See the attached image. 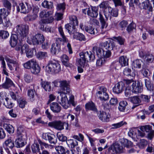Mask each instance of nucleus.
<instances>
[{"label": "nucleus", "mask_w": 154, "mask_h": 154, "mask_svg": "<svg viewBox=\"0 0 154 154\" xmlns=\"http://www.w3.org/2000/svg\"><path fill=\"white\" fill-rule=\"evenodd\" d=\"M107 40L104 42L100 43L101 47H103L106 50L101 48L97 46H94L92 48V51L96 52L97 55L100 57L109 58L111 55V51L113 49V42L110 39L107 38Z\"/></svg>", "instance_id": "1"}, {"label": "nucleus", "mask_w": 154, "mask_h": 154, "mask_svg": "<svg viewBox=\"0 0 154 154\" xmlns=\"http://www.w3.org/2000/svg\"><path fill=\"white\" fill-rule=\"evenodd\" d=\"M79 55L80 58L78 59L76 62L80 66L84 68L88 65V62L90 60H93L95 58V56L90 51L82 52Z\"/></svg>", "instance_id": "2"}, {"label": "nucleus", "mask_w": 154, "mask_h": 154, "mask_svg": "<svg viewBox=\"0 0 154 154\" xmlns=\"http://www.w3.org/2000/svg\"><path fill=\"white\" fill-rule=\"evenodd\" d=\"M60 96L57 97V101L65 109H67L70 106V103L74 101V96L71 95L69 97V100L68 99L65 92L61 91L59 93Z\"/></svg>", "instance_id": "3"}, {"label": "nucleus", "mask_w": 154, "mask_h": 154, "mask_svg": "<svg viewBox=\"0 0 154 154\" xmlns=\"http://www.w3.org/2000/svg\"><path fill=\"white\" fill-rule=\"evenodd\" d=\"M14 31L19 36V40L22 41L28 34L29 26L26 25H18L14 29Z\"/></svg>", "instance_id": "4"}, {"label": "nucleus", "mask_w": 154, "mask_h": 154, "mask_svg": "<svg viewBox=\"0 0 154 154\" xmlns=\"http://www.w3.org/2000/svg\"><path fill=\"white\" fill-rule=\"evenodd\" d=\"M124 81L127 85H131L132 87V92L137 94L141 93L143 91L142 85L139 81L136 82L133 79H125Z\"/></svg>", "instance_id": "5"}, {"label": "nucleus", "mask_w": 154, "mask_h": 154, "mask_svg": "<svg viewBox=\"0 0 154 154\" xmlns=\"http://www.w3.org/2000/svg\"><path fill=\"white\" fill-rule=\"evenodd\" d=\"M60 65L54 60H50L46 66L45 71L48 73H57L60 71Z\"/></svg>", "instance_id": "6"}, {"label": "nucleus", "mask_w": 154, "mask_h": 154, "mask_svg": "<svg viewBox=\"0 0 154 154\" xmlns=\"http://www.w3.org/2000/svg\"><path fill=\"white\" fill-rule=\"evenodd\" d=\"M45 40V38L42 34H38L32 37H28L27 42L30 44L37 45L42 43Z\"/></svg>", "instance_id": "7"}, {"label": "nucleus", "mask_w": 154, "mask_h": 154, "mask_svg": "<svg viewBox=\"0 0 154 154\" xmlns=\"http://www.w3.org/2000/svg\"><path fill=\"white\" fill-rule=\"evenodd\" d=\"M108 150L113 154L120 153L124 151L123 144H119L118 143H113L108 149Z\"/></svg>", "instance_id": "8"}, {"label": "nucleus", "mask_w": 154, "mask_h": 154, "mask_svg": "<svg viewBox=\"0 0 154 154\" xmlns=\"http://www.w3.org/2000/svg\"><path fill=\"white\" fill-rule=\"evenodd\" d=\"M98 91L96 94L99 98L102 101H105L107 100L109 98V95L106 92L107 89L103 86L99 87Z\"/></svg>", "instance_id": "9"}, {"label": "nucleus", "mask_w": 154, "mask_h": 154, "mask_svg": "<svg viewBox=\"0 0 154 154\" xmlns=\"http://www.w3.org/2000/svg\"><path fill=\"white\" fill-rule=\"evenodd\" d=\"M62 39L60 38H58L56 40V42L52 44L51 48V53L53 54H55L60 50V44Z\"/></svg>", "instance_id": "10"}, {"label": "nucleus", "mask_w": 154, "mask_h": 154, "mask_svg": "<svg viewBox=\"0 0 154 154\" xmlns=\"http://www.w3.org/2000/svg\"><path fill=\"white\" fill-rule=\"evenodd\" d=\"M26 6H27V10H32V8L31 5L27 2H25V4H24L23 3H20L19 5H18L16 2H15L12 5L13 9L14 10L15 7H16V10H20V7L21 8V10H23L24 9L26 10Z\"/></svg>", "instance_id": "11"}, {"label": "nucleus", "mask_w": 154, "mask_h": 154, "mask_svg": "<svg viewBox=\"0 0 154 154\" xmlns=\"http://www.w3.org/2000/svg\"><path fill=\"white\" fill-rule=\"evenodd\" d=\"M60 87L61 90L66 93H69L70 92L69 82L66 80L60 81Z\"/></svg>", "instance_id": "12"}, {"label": "nucleus", "mask_w": 154, "mask_h": 154, "mask_svg": "<svg viewBox=\"0 0 154 154\" xmlns=\"http://www.w3.org/2000/svg\"><path fill=\"white\" fill-rule=\"evenodd\" d=\"M42 137L45 140H48L50 143L55 144L57 143V139L53 134H51L47 133H43Z\"/></svg>", "instance_id": "13"}, {"label": "nucleus", "mask_w": 154, "mask_h": 154, "mask_svg": "<svg viewBox=\"0 0 154 154\" xmlns=\"http://www.w3.org/2000/svg\"><path fill=\"white\" fill-rule=\"evenodd\" d=\"M138 7L141 9L152 10V4L149 0H146L144 2L138 4Z\"/></svg>", "instance_id": "14"}, {"label": "nucleus", "mask_w": 154, "mask_h": 154, "mask_svg": "<svg viewBox=\"0 0 154 154\" xmlns=\"http://www.w3.org/2000/svg\"><path fill=\"white\" fill-rule=\"evenodd\" d=\"M120 82L117 83L113 88V92L117 94H119L122 92L124 90L125 86V82Z\"/></svg>", "instance_id": "15"}, {"label": "nucleus", "mask_w": 154, "mask_h": 154, "mask_svg": "<svg viewBox=\"0 0 154 154\" xmlns=\"http://www.w3.org/2000/svg\"><path fill=\"white\" fill-rule=\"evenodd\" d=\"M48 125L59 130H61L64 128L63 124L60 121L50 122L48 123Z\"/></svg>", "instance_id": "16"}, {"label": "nucleus", "mask_w": 154, "mask_h": 154, "mask_svg": "<svg viewBox=\"0 0 154 154\" xmlns=\"http://www.w3.org/2000/svg\"><path fill=\"white\" fill-rule=\"evenodd\" d=\"M3 123V128L8 133H9L13 134L14 132V128L13 126L10 125L5 123V122H7V120L5 118H4L2 120Z\"/></svg>", "instance_id": "17"}, {"label": "nucleus", "mask_w": 154, "mask_h": 154, "mask_svg": "<svg viewBox=\"0 0 154 154\" xmlns=\"http://www.w3.org/2000/svg\"><path fill=\"white\" fill-rule=\"evenodd\" d=\"M98 115L99 119L103 122H107L109 121L110 116L108 113L100 111Z\"/></svg>", "instance_id": "18"}, {"label": "nucleus", "mask_w": 154, "mask_h": 154, "mask_svg": "<svg viewBox=\"0 0 154 154\" xmlns=\"http://www.w3.org/2000/svg\"><path fill=\"white\" fill-rule=\"evenodd\" d=\"M49 17L44 19L41 20L39 22L40 26V28L41 30L44 29V25L43 24L48 23H52L54 20V18L51 16Z\"/></svg>", "instance_id": "19"}, {"label": "nucleus", "mask_w": 154, "mask_h": 154, "mask_svg": "<svg viewBox=\"0 0 154 154\" xmlns=\"http://www.w3.org/2000/svg\"><path fill=\"white\" fill-rule=\"evenodd\" d=\"M129 1V9L130 10H135L138 7L139 0H125V2L127 3Z\"/></svg>", "instance_id": "20"}, {"label": "nucleus", "mask_w": 154, "mask_h": 154, "mask_svg": "<svg viewBox=\"0 0 154 154\" xmlns=\"http://www.w3.org/2000/svg\"><path fill=\"white\" fill-rule=\"evenodd\" d=\"M51 110L54 112L58 113L60 112L61 107L59 104L56 102H53L50 104Z\"/></svg>", "instance_id": "21"}, {"label": "nucleus", "mask_w": 154, "mask_h": 154, "mask_svg": "<svg viewBox=\"0 0 154 154\" xmlns=\"http://www.w3.org/2000/svg\"><path fill=\"white\" fill-rule=\"evenodd\" d=\"M24 139L22 137L17 136L15 141V145L17 148L22 147L25 145Z\"/></svg>", "instance_id": "22"}, {"label": "nucleus", "mask_w": 154, "mask_h": 154, "mask_svg": "<svg viewBox=\"0 0 154 154\" xmlns=\"http://www.w3.org/2000/svg\"><path fill=\"white\" fill-rule=\"evenodd\" d=\"M42 82H41V86L46 91H50L51 89L50 82H48L43 81L42 79L41 80Z\"/></svg>", "instance_id": "23"}, {"label": "nucleus", "mask_w": 154, "mask_h": 154, "mask_svg": "<svg viewBox=\"0 0 154 154\" xmlns=\"http://www.w3.org/2000/svg\"><path fill=\"white\" fill-rule=\"evenodd\" d=\"M75 26L76 25L73 24L68 23L65 25V28L68 30L69 34L74 35V33L76 32Z\"/></svg>", "instance_id": "24"}, {"label": "nucleus", "mask_w": 154, "mask_h": 154, "mask_svg": "<svg viewBox=\"0 0 154 154\" xmlns=\"http://www.w3.org/2000/svg\"><path fill=\"white\" fill-rule=\"evenodd\" d=\"M19 39V36L15 34H13L11 36L10 43L11 46L14 47L15 46L17 43V40Z\"/></svg>", "instance_id": "25"}, {"label": "nucleus", "mask_w": 154, "mask_h": 154, "mask_svg": "<svg viewBox=\"0 0 154 154\" xmlns=\"http://www.w3.org/2000/svg\"><path fill=\"white\" fill-rule=\"evenodd\" d=\"M14 85L11 80L7 77H6V80L5 83L2 85V87L5 89H8Z\"/></svg>", "instance_id": "26"}, {"label": "nucleus", "mask_w": 154, "mask_h": 154, "mask_svg": "<svg viewBox=\"0 0 154 154\" xmlns=\"http://www.w3.org/2000/svg\"><path fill=\"white\" fill-rule=\"evenodd\" d=\"M61 59L63 64L65 66L70 67L72 66V64L69 62V58L66 55H63L61 57Z\"/></svg>", "instance_id": "27"}, {"label": "nucleus", "mask_w": 154, "mask_h": 154, "mask_svg": "<svg viewBox=\"0 0 154 154\" xmlns=\"http://www.w3.org/2000/svg\"><path fill=\"white\" fill-rule=\"evenodd\" d=\"M86 109L87 110H91L94 112H97V109L94 103L92 102H88L85 105Z\"/></svg>", "instance_id": "28"}, {"label": "nucleus", "mask_w": 154, "mask_h": 154, "mask_svg": "<svg viewBox=\"0 0 154 154\" xmlns=\"http://www.w3.org/2000/svg\"><path fill=\"white\" fill-rule=\"evenodd\" d=\"M53 13L51 10H42L40 13V17L42 18H47L51 16Z\"/></svg>", "instance_id": "29"}, {"label": "nucleus", "mask_w": 154, "mask_h": 154, "mask_svg": "<svg viewBox=\"0 0 154 154\" xmlns=\"http://www.w3.org/2000/svg\"><path fill=\"white\" fill-rule=\"evenodd\" d=\"M104 12L106 17L112 16L116 17L118 14V10H104Z\"/></svg>", "instance_id": "30"}, {"label": "nucleus", "mask_w": 154, "mask_h": 154, "mask_svg": "<svg viewBox=\"0 0 154 154\" xmlns=\"http://www.w3.org/2000/svg\"><path fill=\"white\" fill-rule=\"evenodd\" d=\"M144 80L145 85L147 89L150 91H152L153 86L152 84L151 83L149 78H145Z\"/></svg>", "instance_id": "31"}, {"label": "nucleus", "mask_w": 154, "mask_h": 154, "mask_svg": "<svg viewBox=\"0 0 154 154\" xmlns=\"http://www.w3.org/2000/svg\"><path fill=\"white\" fill-rule=\"evenodd\" d=\"M129 100L132 103L134 104H139L141 102L140 95L131 97L129 98Z\"/></svg>", "instance_id": "32"}, {"label": "nucleus", "mask_w": 154, "mask_h": 154, "mask_svg": "<svg viewBox=\"0 0 154 154\" xmlns=\"http://www.w3.org/2000/svg\"><path fill=\"white\" fill-rule=\"evenodd\" d=\"M128 60L126 56H122L120 57L119 59V63L121 66H125L128 64Z\"/></svg>", "instance_id": "33"}, {"label": "nucleus", "mask_w": 154, "mask_h": 154, "mask_svg": "<svg viewBox=\"0 0 154 154\" xmlns=\"http://www.w3.org/2000/svg\"><path fill=\"white\" fill-rule=\"evenodd\" d=\"M34 65H33L31 68V72L34 74H37L40 71V67L37 64L36 60L35 62Z\"/></svg>", "instance_id": "34"}, {"label": "nucleus", "mask_w": 154, "mask_h": 154, "mask_svg": "<svg viewBox=\"0 0 154 154\" xmlns=\"http://www.w3.org/2000/svg\"><path fill=\"white\" fill-rule=\"evenodd\" d=\"M73 37L74 38L81 41L86 40L85 38L82 34L77 32L74 33Z\"/></svg>", "instance_id": "35"}, {"label": "nucleus", "mask_w": 154, "mask_h": 154, "mask_svg": "<svg viewBox=\"0 0 154 154\" xmlns=\"http://www.w3.org/2000/svg\"><path fill=\"white\" fill-rule=\"evenodd\" d=\"M100 8H102L104 10H114L113 8L109 6L108 2L107 1H103L99 5Z\"/></svg>", "instance_id": "36"}, {"label": "nucleus", "mask_w": 154, "mask_h": 154, "mask_svg": "<svg viewBox=\"0 0 154 154\" xmlns=\"http://www.w3.org/2000/svg\"><path fill=\"white\" fill-rule=\"evenodd\" d=\"M5 145L7 147L11 149L13 148L14 145V144L13 141L12 140L11 137H9L5 140Z\"/></svg>", "instance_id": "37"}, {"label": "nucleus", "mask_w": 154, "mask_h": 154, "mask_svg": "<svg viewBox=\"0 0 154 154\" xmlns=\"http://www.w3.org/2000/svg\"><path fill=\"white\" fill-rule=\"evenodd\" d=\"M42 5L43 7L48 9H52L54 8L53 3L51 2L45 0L42 2Z\"/></svg>", "instance_id": "38"}, {"label": "nucleus", "mask_w": 154, "mask_h": 154, "mask_svg": "<svg viewBox=\"0 0 154 154\" xmlns=\"http://www.w3.org/2000/svg\"><path fill=\"white\" fill-rule=\"evenodd\" d=\"M85 29L86 31L91 34H95L97 33V29H95L91 26H85Z\"/></svg>", "instance_id": "39"}, {"label": "nucleus", "mask_w": 154, "mask_h": 154, "mask_svg": "<svg viewBox=\"0 0 154 154\" xmlns=\"http://www.w3.org/2000/svg\"><path fill=\"white\" fill-rule=\"evenodd\" d=\"M5 100V102L4 103V104L7 108L11 109L13 107L14 104L11 99L8 97H6Z\"/></svg>", "instance_id": "40"}, {"label": "nucleus", "mask_w": 154, "mask_h": 154, "mask_svg": "<svg viewBox=\"0 0 154 154\" xmlns=\"http://www.w3.org/2000/svg\"><path fill=\"white\" fill-rule=\"evenodd\" d=\"M0 61H1L2 67L3 68V73L7 76H8V74L6 71V64L4 60V58L2 56H0Z\"/></svg>", "instance_id": "41"}, {"label": "nucleus", "mask_w": 154, "mask_h": 154, "mask_svg": "<svg viewBox=\"0 0 154 154\" xmlns=\"http://www.w3.org/2000/svg\"><path fill=\"white\" fill-rule=\"evenodd\" d=\"M66 143L68 145L70 146L71 148H74L78 145V142L73 139H69L67 140Z\"/></svg>", "instance_id": "42"}, {"label": "nucleus", "mask_w": 154, "mask_h": 154, "mask_svg": "<svg viewBox=\"0 0 154 154\" xmlns=\"http://www.w3.org/2000/svg\"><path fill=\"white\" fill-rule=\"evenodd\" d=\"M38 141L39 143L40 144L41 146V147L42 149L44 148L43 146H44L45 148L46 149L47 148L52 149L54 148V146L51 145L49 144L48 143H46L44 142H43L41 140H39Z\"/></svg>", "instance_id": "43"}, {"label": "nucleus", "mask_w": 154, "mask_h": 154, "mask_svg": "<svg viewBox=\"0 0 154 154\" xmlns=\"http://www.w3.org/2000/svg\"><path fill=\"white\" fill-rule=\"evenodd\" d=\"M35 61V60L32 59L27 62L23 64L24 67L27 69H31L32 66L34 65Z\"/></svg>", "instance_id": "44"}, {"label": "nucleus", "mask_w": 154, "mask_h": 154, "mask_svg": "<svg viewBox=\"0 0 154 154\" xmlns=\"http://www.w3.org/2000/svg\"><path fill=\"white\" fill-rule=\"evenodd\" d=\"M54 147L55 149L57 152V154H64L65 153V150L64 148L62 146H55Z\"/></svg>", "instance_id": "45"}, {"label": "nucleus", "mask_w": 154, "mask_h": 154, "mask_svg": "<svg viewBox=\"0 0 154 154\" xmlns=\"http://www.w3.org/2000/svg\"><path fill=\"white\" fill-rule=\"evenodd\" d=\"M23 79L26 82L29 83L32 81V77L30 73H26L24 75Z\"/></svg>", "instance_id": "46"}, {"label": "nucleus", "mask_w": 154, "mask_h": 154, "mask_svg": "<svg viewBox=\"0 0 154 154\" xmlns=\"http://www.w3.org/2000/svg\"><path fill=\"white\" fill-rule=\"evenodd\" d=\"M144 59L147 63H151L153 60V57L152 54L148 53L145 54Z\"/></svg>", "instance_id": "47"}, {"label": "nucleus", "mask_w": 154, "mask_h": 154, "mask_svg": "<svg viewBox=\"0 0 154 154\" xmlns=\"http://www.w3.org/2000/svg\"><path fill=\"white\" fill-rule=\"evenodd\" d=\"M127 104V102L125 101L120 102L119 103V106L118 107L119 110L121 111H124L125 109Z\"/></svg>", "instance_id": "48"}, {"label": "nucleus", "mask_w": 154, "mask_h": 154, "mask_svg": "<svg viewBox=\"0 0 154 154\" xmlns=\"http://www.w3.org/2000/svg\"><path fill=\"white\" fill-rule=\"evenodd\" d=\"M17 136L22 137L26 135V133L24 131L23 128L22 127H19L17 129Z\"/></svg>", "instance_id": "49"}, {"label": "nucleus", "mask_w": 154, "mask_h": 154, "mask_svg": "<svg viewBox=\"0 0 154 154\" xmlns=\"http://www.w3.org/2000/svg\"><path fill=\"white\" fill-rule=\"evenodd\" d=\"M47 53L46 52H38L36 54V57L38 59L41 60L47 57Z\"/></svg>", "instance_id": "50"}, {"label": "nucleus", "mask_w": 154, "mask_h": 154, "mask_svg": "<svg viewBox=\"0 0 154 154\" xmlns=\"http://www.w3.org/2000/svg\"><path fill=\"white\" fill-rule=\"evenodd\" d=\"M28 94L31 100L33 101L34 100V97L36 95V92L34 90L30 89L29 90Z\"/></svg>", "instance_id": "51"}, {"label": "nucleus", "mask_w": 154, "mask_h": 154, "mask_svg": "<svg viewBox=\"0 0 154 154\" xmlns=\"http://www.w3.org/2000/svg\"><path fill=\"white\" fill-rule=\"evenodd\" d=\"M69 19L71 22V24L77 26L78 24L77 17L75 16L72 15L69 17Z\"/></svg>", "instance_id": "52"}, {"label": "nucleus", "mask_w": 154, "mask_h": 154, "mask_svg": "<svg viewBox=\"0 0 154 154\" xmlns=\"http://www.w3.org/2000/svg\"><path fill=\"white\" fill-rule=\"evenodd\" d=\"M31 149L32 152L34 153L40 152L39 145L37 143H34L31 146Z\"/></svg>", "instance_id": "53"}, {"label": "nucleus", "mask_w": 154, "mask_h": 154, "mask_svg": "<svg viewBox=\"0 0 154 154\" xmlns=\"http://www.w3.org/2000/svg\"><path fill=\"white\" fill-rule=\"evenodd\" d=\"M87 13L89 16L92 17H96L98 15L97 10H88Z\"/></svg>", "instance_id": "54"}, {"label": "nucleus", "mask_w": 154, "mask_h": 154, "mask_svg": "<svg viewBox=\"0 0 154 154\" xmlns=\"http://www.w3.org/2000/svg\"><path fill=\"white\" fill-rule=\"evenodd\" d=\"M57 136L60 141L64 142L67 141V137L64 135L60 132H58L57 134Z\"/></svg>", "instance_id": "55"}, {"label": "nucleus", "mask_w": 154, "mask_h": 154, "mask_svg": "<svg viewBox=\"0 0 154 154\" xmlns=\"http://www.w3.org/2000/svg\"><path fill=\"white\" fill-rule=\"evenodd\" d=\"M58 29L59 33L62 38L63 41L64 42H66L67 39L64 35L62 27L61 26H60L58 27Z\"/></svg>", "instance_id": "56"}, {"label": "nucleus", "mask_w": 154, "mask_h": 154, "mask_svg": "<svg viewBox=\"0 0 154 154\" xmlns=\"http://www.w3.org/2000/svg\"><path fill=\"white\" fill-rule=\"evenodd\" d=\"M113 38L116 39L118 43L121 45H123L125 41V39L120 36L114 37Z\"/></svg>", "instance_id": "57"}, {"label": "nucleus", "mask_w": 154, "mask_h": 154, "mask_svg": "<svg viewBox=\"0 0 154 154\" xmlns=\"http://www.w3.org/2000/svg\"><path fill=\"white\" fill-rule=\"evenodd\" d=\"M5 59L7 62V63H12L13 64L14 66H17L18 65V63L16 61L11 59L8 56H5Z\"/></svg>", "instance_id": "58"}, {"label": "nucleus", "mask_w": 154, "mask_h": 154, "mask_svg": "<svg viewBox=\"0 0 154 154\" xmlns=\"http://www.w3.org/2000/svg\"><path fill=\"white\" fill-rule=\"evenodd\" d=\"M112 1L114 3L115 7H116L117 6H121L123 10H126V7L122 5V4L121 0H112Z\"/></svg>", "instance_id": "59"}, {"label": "nucleus", "mask_w": 154, "mask_h": 154, "mask_svg": "<svg viewBox=\"0 0 154 154\" xmlns=\"http://www.w3.org/2000/svg\"><path fill=\"white\" fill-rule=\"evenodd\" d=\"M140 98L142 100L146 103H149L150 101V96L143 94H141L140 95Z\"/></svg>", "instance_id": "60"}, {"label": "nucleus", "mask_w": 154, "mask_h": 154, "mask_svg": "<svg viewBox=\"0 0 154 154\" xmlns=\"http://www.w3.org/2000/svg\"><path fill=\"white\" fill-rule=\"evenodd\" d=\"M100 58L98 59L97 60L96 62V66H101L104 63L105 61V58H106L105 57H100Z\"/></svg>", "instance_id": "61"}, {"label": "nucleus", "mask_w": 154, "mask_h": 154, "mask_svg": "<svg viewBox=\"0 0 154 154\" xmlns=\"http://www.w3.org/2000/svg\"><path fill=\"white\" fill-rule=\"evenodd\" d=\"M3 4L4 7L8 10H11V5L10 2L8 0H4Z\"/></svg>", "instance_id": "62"}, {"label": "nucleus", "mask_w": 154, "mask_h": 154, "mask_svg": "<svg viewBox=\"0 0 154 154\" xmlns=\"http://www.w3.org/2000/svg\"><path fill=\"white\" fill-rule=\"evenodd\" d=\"M126 124V123L125 122L122 121L118 123L113 124L112 125L113 127L112 128L116 129L119 128Z\"/></svg>", "instance_id": "63"}, {"label": "nucleus", "mask_w": 154, "mask_h": 154, "mask_svg": "<svg viewBox=\"0 0 154 154\" xmlns=\"http://www.w3.org/2000/svg\"><path fill=\"white\" fill-rule=\"evenodd\" d=\"M147 141L144 139H142L138 143V146L140 149L145 148L147 145Z\"/></svg>", "instance_id": "64"}]
</instances>
